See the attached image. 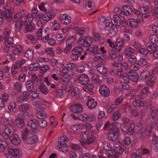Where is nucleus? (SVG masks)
<instances>
[{"instance_id":"3c124183","label":"nucleus","mask_w":158,"mask_h":158,"mask_svg":"<svg viewBox=\"0 0 158 158\" xmlns=\"http://www.w3.org/2000/svg\"><path fill=\"white\" fill-rule=\"evenodd\" d=\"M121 115V114L119 113L118 111L114 112L111 117L112 120L114 121L117 120L120 118Z\"/></svg>"},{"instance_id":"4c0bfd02","label":"nucleus","mask_w":158,"mask_h":158,"mask_svg":"<svg viewBox=\"0 0 158 158\" xmlns=\"http://www.w3.org/2000/svg\"><path fill=\"white\" fill-rule=\"evenodd\" d=\"M20 68L17 64H14L12 65L11 67V72L12 75H15L18 73L19 69Z\"/></svg>"},{"instance_id":"f8f14e48","label":"nucleus","mask_w":158,"mask_h":158,"mask_svg":"<svg viewBox=\"0 0 158 158\" xmlns=\"http://www.w3.org/2000/svg\"><path fill=\"white\" fill-rule=\"evenodd\" d=\"M78 80L79 83L82 85H85L88 83L89 79L87 75L82 74L79 76Z\"/></svg>"},{"instance_id":"2eb2a0df","label":"nucleus","mask_w":158,"mask_h":158,"mask_svg":"<svg viewBox=\"0 0 158 158\" xmlns=\"http://www.w3.org/2000/svg\"><path fill=\"white\" fill-rule=\"evenodd\" d=\"M128 26L133 28H137L139 26V23L136 19L131 18L128 20Z\"/></svg>"},{"instance_id":"9d476101","label":"nucleus","mask_w":158,"mask_h":158,"mask_svg":"<svg viewBox=\"0 0 158 158\" xmlns=\"http://www.w3.org/2000/svg\"><path fill=\"white\" fill-rule=\"evenodd\" d=\"M11 133V129L8 127H6L3 129L1 135L3 138L7 139L9 138Z\"/></svg>"},{"instance_id":"ea45409f","label":"nucleus","mask_w":158,"mask_h":158,"mask_svg":"<svg viewBox=\"0 0 158 158\" xmlns=\"http://www.w3.org/2000/svg\"><path fill=\"white\" fill-rule=\"evenodd\" d=\"M15 121L19 127L22 128L24 126V121L22 118L19 117L15 119Z\"/></svg>"},{"instance_id":"603ef678","label":"nucleus","mask_w":158,"mask_h":158,"mask_svg":"<svg viewBox=\"0 0 158 158\" xmlns=\"http://www.w3.org/2000/svg\"><path fill=\"white\" fill-rule=\"evenodd\" d=\"M13 88L14 89L18 92H20L21 91L22 85L21 84L17 82L13 83Z\"/></svg>"},{"instance_id":"680f3d73","label":"nucleus","mask_w":158,"mask_h":158,"mask_svg":"<svg viewBox=\"0 0 158 158\" xmlns=\"http://www.w3.org/2000/svg\"><path fill=\"white\" fill-rule=\"evenodd\" d=\"M94 88V85L92 84L88 85L83 87L84 90L86 92L91 91Z\"/></svg>"},{"instance_id":"412c9836","label":"nucleus","mask_w":158,"mask_h":158,"mask_svg":"<svg viewBox=\"0 0 158 158\" xmlns=\"http://www.w3.org/2000/svg\"><path fill=\"white\" fill-rule=\"evenodd\" d=\"M84 127V125L82 123L74 124L71 127V129L74 132H78L81 131Z\"/></svg>"},{"instance_id":"7c9ffc66","label":"nucleus","mask_w":158,"mask_h":158,"mask_svg":"<svg viewBox=\"0 0 158 158\" xmlns=\"http://www.w3.org/2000/svg\"><path fill=\"white\" fill-rule=\"evenodd\" d=\"M89 50L90 52H92L94 54H97L99 52V47L96 45H90L89 47Z\"/></svg>"},{"instance_id":"f257e3e1","label":"nucleus","mask_w":158,"mask_h":158,"mask_svg":"<svg viewBox=\"0 0 158 158\" xmlns=\"http://www.w3.org/2000/svg\"><path fill=\"white\" fill-rule=\"evenodd\" d=\"M55 15V14L54 12H48L44 14L42 13H39L35 17L36 20L37 21V26L38 27H42L44 24L43 21L48 22L54 18Z\"/></svg>"},{"instance_id":"c756f323","label":"nucleus","mask_w":158,"mask_h":158,"mask_svg":"<svg viewBox=\"0 0 158 158\" xmlns=\"http://www.w3.org/2000/svg\"><path fill=\"white\" fill-rule=\"evenodd\" d=\"M97 71L102 74L106 73L107 71V69L106 67L100 64L97 65Z\"/></svg>"},{"instance_id":"f704fd0d","label":"nucleus","mask_w":158,"mask_h":158,"mask_svg":"<svg viewBox=\"0 0 158 158\" xmlns=\"http://www.w3.org/2000/svg\"><path fill=\"white\" fill-rule=\"evenodd\" d=\"M135 124L134 123L131 124L129 127L126 130V133L128 135H132L134 132Z\"/></svg>"},{"instance_id":"dca6fc26","label":"nucleus","mask_w":158,"mask_h":158,"mask_svg":"<svg viewBox=\"0 0 158 158\" xmlns=\"http://www.w3.org/2000/svg\"><path fill=\"white\" fill-rule=\"evenodd\" d=\"M27 126L29 127L32 128L33 131H36V129L38 126V123L35 119L31 120L28 122Z\"/></svg>"},{"instance_id":"a18cd8bd","label":"nucleus","mask_w":158,"mask_h":158,"mask_svg":"<svg viewBox=\"0 0 158 158\" xmlns=\"http://www.w3.org/2000/svg\"><path fill=\"white\" fill-rule=\"evenodd\" d=\"M10 69L7 66H4L2 68V71L4 74L5 77H8L10 74Z\"/></svg>"},{"instance_id":"9b49d317","label":"nucleus","mask_w":158,"mask_h":158,"mask_svg":"<svg viewBox=\"0 0 158 158\" xmlns=\"http://www.w3.org/2000/svg\"><path fill=\"white\" fill-rule=\"evenodd\" d=\"M71 111L76 113H79L83 110L82 105L80 104H77L73 105L70 107Z\"/></svg>"},{"instance_id":"473e14b6","label":"nucleus","mask_w":158,"mask_h":158,"mask_svg":"<svg viewBox=\"0 0 158 158\" xmlns=\"http://www.w3.org/2000/svg\"><path fill=\"white\" fill-rule=\"evenodd\" d=\"M22 51L23 49L22 47L19 45L15 46L12 50V51L14 52V53H15L16 55L20 54L22 53Z\"/></svg>"},{"instance_id":"0e129e2a","label":"nucleus","mask_w":158,"mask_h":158,"mask_svg":"<svg viewBox=\"0 0 158 158\" xmlns=\"http://www.w3.org/2000/svg\"><path fill=\"white\" fill-rule=\"evenodd\" d=\"M149 120L151 123H154L157 121V118L155 114H151L149 118Z\"/></svg>"},{"instance_id":"b1692460","label":"nucleus","mask_w":158,"mask_h":158,"mask_svg":"<svg viewBox=\"0 0 158 158\" xmlns=\"http://www.w3.org/2000/svg\"><path fill=\"white\" fill-rule=\"evenodd\" d=\"M68 138L65 135L61 137L58 140V145H66L69 141Z\"/></svg>"},{"instance_id":"bb28decb","label":"nucleus","mask_w":158,"mask_h":158,"mask_svg":"<svg viewBox=\"0 0 158 158\" xmlns=\"http://www.w3.org/2000/svg\"><path fill=\"white\" fill-rule=\"evenodd\" d=\"M39 91L44 94L46 95L48 93V90L46 86L43 83H41L38 86Z\"/></svg>"},{"instance_id":"c85d7f7f","label":"nucleus","mask_w":158,"mask_h":158,"mask_svg":"<svg viewBox=\"0 0 158 158\" xmlns=\"http://www.w3.org/2000/svg\"><path fill=\"white\" fill-rule=\"evenodd\" d=\"M148 59L146 56H144L141 57L139 60V64L141 67H143L148 63Z\"/></svg>"},{"instance_id":"4be33fe9","label":"nucleus","mask_w":158,"mask_h":158,"mask_svg":"<svg viewBox=\"0 0 158 158\" xmlns=\"http://www.w3.org/2000/svg\"><path fill=\"white\" fill-rule=\"evenodd\" d=\"M134 50L131 47H127L123 50V53L125 56H129L133 54Z\"/></svg>"},{"instance_id":"e433bc0d","label":"nucleus","mask_w":158,"mask_h":158,"mask_svg":"<svg viewBox=\"0 0 158 158\" xmlns=\"http://www.w3.org/2000/svg\"><path fill=\"white\" fill-rule=\"evenodd\" d=\"M24 25L25 26V30L27 31L31 32L35 29V25L33 24L26 23H24Z\"/></svg>"},{"instance_id":"bf43d9fd","label":"nucleus","mask_w":158,"mask_h":158,"mask_svg":"<svg viewBox=\"0 0 158 158\" xmlns=\"http://www.w3.org/2000/svg\"><path fill=\"white\" fill-rule=\"evenodd\" d=\"M8 143L6 141L3 139H0V148H2L4 150L8 146Z\"/></svg>"},{"instance_id":"a878e982","label":"nucleus","mask_w":158,"mask_h":158,"mask_svg":"<svg viewBox=\"0 0 158 158\" xmlns=\"http://www.w3.org/2000/svg\"><path fill=\"white\" fill-rule=\"evenodd\" d=\"M142 150V149H139L135 152H133L130 155L131 158H141Z\"/></svg>"},{"instance_id":"a19ab883","label":"nucleus","mask_w":158,"mask_h":158,"mask_svg":"<svg viewBox=\"0 0 158 158\" xmlns=\"http://www.w3.org/2000/svg\"><path fill=\"white\" fill-rule=\"evenodd\" d=\"M41 66L37 63L31 64L29 66V69L30 70L36 71L39 70Z\"/></svg>"},{"instance_id":"20e7f679","label":"nucleus","mask_w":158,"mask_h":158,"mask_svg":"<svg viewBox=\"0 0 158 158\" xmlns=\"http://www.w3.org/2000/svg\"><path fill=\"white\" fill-rule=\"evenodd\" d=\"M119 130L118 128H114L111 129L107 135V138L109 140L114 141L118 137Z\"/></svg>"},{"instance_id":"a211bd4d","label":"nucleus","mask_w":158,"mask_h":158,"mask_svg":"<svg viewBox=\"0 0 158 158\" xmlns=\"http://www.w3.org/2000/svg\"><path fill=\"white\" fill-rule=\"evenodd\" d=\"M106 155L109 156V158H116L118 156V150L116 149H110L108 151H106Z\"/></svg>"},{"instance_id":"c9c22d12","label":"nucleus","mask_w":158,"mask_h":158,"mask_svg":"<svg viewBox=\"0 0 158 158\" xmlns=\"http://www.w3.org/2000/svg\"><path fill=\"white\" fill-rule=\"evenodd\" d=\"M87 105L88 107L91 109L94 108L97 105V102L95 101L94 99L91 98L88 102Z\"/></svg>"},{"instance_id":"2f4dec72","label":"nucleus","mask_w":158,"mask_h":158,"mask_svg":"<svg viewBox=\"0 0 158 158\" xmlns=\"http://www.w3.org/2000/svg\"><path fill=\"white\" fill-rule=\"evenodd\" d=\"M30 131L27 129H25L22 133V139L25 142L26 140L30 136Z\"/></svg>"},{"instance_id":"5fc2aeb1","label":"nucleus","mask_w":158,"mask_h":158,"mask_svg":"<svg viewBox=\"0 0 158 158\" xmlns=\"http://www.w3.org/2000/svg\"><path fill=\"white\" fill-rule=\"evenodd\" d=\"M8 109L11 112H14L16 110V105L14 102H10L8 105Z\"/></svg>"},{"instance_id":"cd10ccee","label":"nucleus","mask_w":158,"mask_h":158,"mask_svg":"<svg viewBox=\"0 0 158 158\" xmlns=\"http://www.w3.org/2000/svg\"><path fill=\"white\" fill-rule=\"evenodd\" d=\"M26 13V10L24 9L21 10L20 12L16 14L15 15L13 16V18L16 20H18L21 19Z\"/></svg>"},{"instance_id":"7ed1b4c3","label":"nucleus","mask_w":158,"mask_h":158,"mask_svg":"<svg viewBox=\"0 0 158 158\" xmlns=\"http://www.w3.org/2000/svg\"><path fill=\"white\" fill-rule=\"evenodd\" d=\"M96 138L95 136H90L89 133L87 131H83L81 133L80 142L83 145H89L93 143Z\"/></svg>"},{"instance_id":"4468645a","label":"nucleus","mask_w":158,"mask_h":158,"mask_svg":"<svg viewBox=\"0 0 158 158\" xmlns=\"http://www.w3.org/2000/svg\"><path fill=\"white\" fill-rule=\"evenodd\" d=\"M13 39L12 37H10L8 39L7 41H2L5 43V47L4 49V51L5 52H7L9 50L10 48L13 44Z\"/></svg>"},{"instance_id":"c03bdc74","label":"nucleus","mask_w":158,"mask_h":158,"mask_svg":"<svg viewBox=\"0 0 158 158\" xmlns=\"http://www.w3.org/2000/svg\"><path fill=\"white\" fill-rule=\"evenodd\" d=\"M23 22L20 20L17 22L15 25V29L17 31H19L22 29L23 26Z\"/></svg>"},{"instance_id":"6e6d98bb","label":"nucleus","mask_w":158,"mask_h":158,"mask_svg":"<svg viewBox=\"0 0 158 158\" xmlns=\"http://www.w3.org/2000/svg\"><path fill=\"white\" fill-rule=\"evenodd\" d=\"M33 52L32 50H27L25 53V56L28 59H31L33 57Z\"/></svg>"},{"instance_id":"f03ea898","label":"nucleus","mask_w":158,"mask_h":158,"mask_svg":"<svg viewBox=\"0 0 158 158\" xmlns=\"http://www.w3.org/2000/svg\"><path fill=\"white\" fill-rule=\"evenodd\" d=\"M149 2H144L143 3L142 7H139L138 10L135 9L133 10V12L135 14L142 15L144 18L148 19L150 17L151 14L148 7L149 6Z\"/></svg>"},{"instance_id":"5701e85b","label":"nucleus","mask_w":158,"mask_h":158,"mask_svg":"<svg viewBox=\"0 0 158 158\" xmlns=\"http://www.w3.org/2000/svg\"><path fill=\"white\" fill-rule=\"evenodd\" d=\"M150 76V73L147 70H144L141 73L140 78L141 80H145Z\"/></svg>"},{"instance_id":"f3484780","label":"nucleus","mask_w":158,"mask_h":158,"mask_svg":"<svg viewBox=\"0 0 158 158\" xmlns=\"http://www.w3.org/2000/svg\"><path fill=\"white\" fill-rule=\"evenodd\" d=\"M128 76H129V79L131 81L136 82L138 79V74L136 72L131 71L129 72Z\"/></svg>"},{"instance_id":"de8ad7c7","label":"nucleus","mask_w":158,"mask_h":158,"mask_svg":"<svg viewBox=\"0 0 158 158\" xmlns=\"http://www.w3.org/2000/svg\"><path fill=\"white\" fill-rule=\"evenodd\" d=\"M106 21L105 29L106 31H109L112 26V21L110 18H108Z\"/></svg>"},{"instance_id":"338daca9","label":"nucleus","mask_w":158,"mask_h":158,"mask_svg":"<svg viewBox=\"0 0 158 158\" xmlns=\"http://www.w3.org/2000/svg\"><path fill=\"white\" fill-rule=\"evenodd\" d=\"M33 20L32 16L31 14H29L25 18L24 23H31Z\"/></svg>"},{"instance_id":"0eeeda50","label":"nucleus","mask_w":158,"mask_h":158,"mask_svg":"<svg viewBox=\"0 0 158 158\" xmlns=\"http://www.w3.org/2000/svg\"><path fill=\"white\" fill-rule=\"evenodd\" d=\"M60 23L65 25H69L71 21V18L66 14L61 15L60 17Z\"/></svg>"},{"instance_id":"1a4fd4ad","label":"nucleus","mask_w":158,"mask_h":158,"mask_svg":"<svg viewBox=\"0 0 158 158\" xmlns=\"http://www.w3.org/2000/svg\"><path fill=\"white\" fill-rule=\"evenodd\" d=\"M11 143L15 145H18L21 142V139L19 136L16 134H12L10 138Z\"/></svg>"},{"instance_id":"4d7b16f0","label":"nucleus","mask_w":158,"mask_h":158,"mask_svg":"<svg viewBox=\"0 0 158 158\" xmlns=\"http://www.w3.org/2000/svg\"><path fill=\"white\" fill-rule=\"evenodd\" d=\"M85 6L88 10H90L94 7L93 4L91 0H86L85 2Z\"/></svg>"},{"instance_id":"aec40b11","label":"nucleus","mask_w":158,"mask_h":158,"mask_svg":"<svg viewBox=\"0 0 158 158\" xmlns=\"http://www.w3.org/2000/svg\"><path fill=\"white\" fill-rule=\"evenodd\" d=\"M148 50L150 53H152L157 49V47L156 44H151L148 43L146 45Z\"/></svg>"},{"instance_id":"09e8293b","label":"nucleus","mask_w":158,"mask_h":158,"mask_svg":"<svg viewBox=\"0 0 158 158\" xmlns=\"http://www.w3.org/2000/svg\"><path fill=\"white\" fill-rule=\"evenodd\" d=\"M57 148L59 151L64 152H66L69 151V148L65 145H58Z\"/></svg>"},{"instance_id":"e2e57ef3","label":"nucleus","mask_w":158,"mask_h":158,"mask_svg":"<svg viewBox=\"0 0 158 158\" xmlns=\"http://www.w3.org/2000/svg\"><path fill=\"white\" fill-rule=\"evenodd\" d=\"M92 81L97 84H100L101 83V81L100 80L99 76L97 75H94L92 77Z\"/></svg>"},{"instance_id":"774afa93","label":"nucleus","mask_w":158,"mask_h":158,"mask_svg":"<svg viewBox=\"0 0 158 158\" xmlns=\"http://www.w3.org/2000/svg\"><path fill=\"white\" fill-rule=\"evenodd\" d=\"M37 116L39 118H45L47 117V115L44 112L38 111L36 113Z\"/></svg>"},{"instance_id":"58836bf2","label":"nucleus","mask_w":158,"mask_h":158,"mask_svg":"<svg viewBox=\"0 0 158 158\" xmlns=\"http://www.w3.org/2000/svg\"><path fill=\"white\" fill-rule=\"evenodd\" d=\"M77 39V37L75 35H73L69 37L66 41V44L67 45L73 46L72 44Z\"/></svg>"},{"instance_id":"ddd939ff","label":"nucleus","mask_w":158,"mask_h":158,"mask_svg":"<svg viewBox=\"0 0 158 158\" xmlns=\"http://www.w3.org/2000/svg\"><path fill=\"white\" fill-rule=\"evenodd\" d=\"M38 138L36 135L30 136L26 140L25 143L28 144H32L38 142Z\"/></svg>"},{"instance_id":"8fccbe9b","label":"nucleus","mask_w":158,"mask_h":158,"mask_svg":"<svg viewBox=\"0 0 158 158\" xmlns=\"http://www.w3.org/2000/svg\"><path fill=\"white\" fill-rule=\"evenodd\" d=\"M123 10L124 13L127 15L131 14L132 12L131 8L128 6H123Z\"/></svg>"},{"instance_id":"6ab92c4d","label":"nucleus","mask_w":158,"mask_h":158,"mask_svg":"<svg viewBox=\"0 0 158 158\" xmlns=\"http://www.w3.org/2000/svg\"><path fill=\"white\" fill-rule=\"evenodd\" d=\"M11 29L9 28H6L4 31L2 35L3 39L2 41H7L9 37L10 34L11 33Z\"/></svg>"},{"instance_id":"79ce46f5","label":"nucleus","mask_w":158,"mask_h":158,"mask_svg":"<svg viewBox=\"0 0 158 158\" xmlns=\"http://www.w3.org/2000/svg\"><path fill=\"white\" fill-rule=\"evenodd\" d=\"M82 51V48L81 47H79L75 48L72 50V53H73L79 56L81 55Z\"/></svg>"},{"instance_id":"72a5a7b5","label":"nucleus","mask_w":158,"mask_h":158,"mask_svg":"<svg viewBox=\"0 0 158 158\" xmlns=\"http://www.w3.org/2000/svg\"><path fill=\"white\" fill-rule=\"evenodd\" d=\"M113 20L116 26H119L121 23V19L119 16L117 15H114L113 17Z\"/></svg>"},{"instance_id":"423d86ee","label":"nucleus","mask_w":158,"mask_h":158,"mask_svg":"<svg viewBox=\"0 0 158 158\" xmlns=\"http://www.w3.org/2000/svg\"><path fill=\"white\" fill-rule=\"evenodd\" d=\"M144 98V96L143 95H138L135 98V101L133 103V106L135 107H142L144 106V103L143 102L139 100V99L143 100Z\"/></svg>"},{"instance_id":"37998d69","label":"nucleus","mask_w":158,"mask_h":158,"mask_svg":"<svg viewBox=\"0 0 158 158\" xmlns=\"http://www.w3.org/2000/svg\"><path fill=\"white\" fill-rule=\"evenodd\" d=\"M39 10L43 12H47V9L46 4L44 2H41L38 6Z\"/></svg>"},{"instance_id":"13d9d810","label":"nucleus","mask_w":158,"mask_h":158,"mask_svg":"<svg viewBox=\"0 0 158 158\" xmlns=\"http://www.w3.org/2000/svg\"><path fill=\"white\" fill-rule=\"evenodd\" d=\"M4 15L7 21H10L11 20L12 15L10 12L4 11Z\"/></svg>"},{"instance_id":"69168bd1","label":"nucleus","mask_w":158,"mask_h":158,"mask_svg":"<svg viewBox=\"0 0 158 158\" xmlns=\"http://www.w3.org/2000/svg\"><path fill=\"white\" fill-rule=\"evenodd\" d=\"M145 133L143 131L139 132L135 134V137L138 139H143L144 138Z\"/></svg>"},{"instance_id":"052dcab7","label":"nucleus","mask_w":158,"mask_h":158,"mask_svg":"<svg viewBox=\"0 0 158 158\" xmlns=\"http://www.w3.org/2000/svg\"><path fill=\"white\" fill-rule=\"evenodd\" d=\"M44 101L42 99L37 98L33 102L34 105L36 106H38L42 104L43 103H44Z\"/></svg>"},{"instance_id":"39448f33","label":"nucleus","mask_w":158,"mask_h":158,"mask_svg":"<svg viewBox=\"0 0 158 158\" xmlns=\"http://www.w3.org/2000/svg\"><path fill=\"white\" fill-rule=\"evenodd\" d=\"M30 106L28 104H23L19 105V111L23 112V116H27L29 113Z\"/></svg>"},{"instance_id":"864d4df0","label":"nucleus","mask_w":158,"mask_h":158,"mask_svg":"<svg viewBox=\"0 0 158 158\" xmlns=\"http://www.w3.org/2000/svg\"><path fill=\"white\" fill-rule=\"evenodd\" d=\"M102 147L105 150H106V151H109L111 149V145L109 143L106 141H104L103 142Z\"/></svg>"},{"instance_id":"393cba45","label":"nucleus","mask_w":158,"mask_h":158,"mask_svg":"<svg viewBox=\"0 0 158 158\" xmlns=\"http://www.w3.org/2000/svg\"><path fill=\"white\" fill-rule=\"evenodd\" d=\"M15 149V148L13 146H9L7 150L8 154L6 155V156L7 158H14L13 153H14Z\"/></svg>"},{"instance_id":"6e6552de","label":"nucleus","mask_w":158,"mask_h":158,"mask_svg":"<svg viewBox=\"0 0 158 158\" xmlns=\"http://www.w3.org/2000/svg\"><path fill=\"white\" fill-rule=\"evenodd\" d=\"M99 91L100 94L103 96L107 97L110 94V90L105 85H102L99 88Z\"/></svg>"},{"instance_id":"49530a36","label":"nucleus","mask_w":158,"mask_h":158,"mask_svg":"<svg viewBox=\"0 0 158 158\" xmlns=\"http://www.w3.org/2000/svg\"><path fill=\"white\" fill-rule=\"evenodd\" d=\"M26 89L28 91L32 90L34 87V86L32 81H27L26 83Z\"/></svg>"}]
</instances>
